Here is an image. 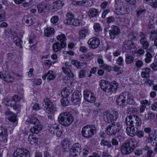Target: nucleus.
Returning <instances> with one entry per match:
<instances>
[{"mask_svg":"<svg viewBox=\"0 0 157 157\" xmlns=\"http://www.w3.org/2000/svg\"><path fill=\"white\" fill-rule=\"evenodd\" d=\"M99 85L100 88L104 92L111 94L116 92L118 86V83L115 82L110 84L104 80L100 81Z\"/></svg>","mask_w":157,"mask_h":157,"instance_id":"1","label":"nucleus"},{"mask_svg":"<svg viewBox=\"0 0 157 157\" xmlns=\"http://www.w3.org/2000/svg\"><path fill=\"white\" fill-rule=\"evenodd\" d=\"M136 142L134 139L126 140L121 147V152L124 155H127L133 151L136 148Z\"/></svg>","mask_w":157,"mask_h":157,"instance_id":"2","label":"nucleus"},{"mask_svg":"<svg viewBox=\"0 0 157 157\" xmlns=\"http://www.w3.org/2000/svg\"><path fill=\"white\" fill-rule=\"evenodd\" d=\"M74 117L68 112H62L60 113L58 117V121L59 124L65 127L68 126L74 121Z\"/></svg>","mask_w":157,"mask_h":157,"instance_id":"3","label":"nucleus"},{"mask_svg":"<svg viewBox=\"0 0 157 157\" xmlns=\"http://www.w3.org/2000/svg\"><path fill=\"white\" fill-rule=\"evenodd\" d=\"M96 128L95 125L89 124L83 127L81 133L83 136L89 138L92 137L96 133Z\"/></svg>","mask_w":157,"mask_h":157,"instance_id":"4","label":"nucleus"},{"mask_svg":"<svg viewBox=\"0 0 157 157\" xmlns=\"http://www.w3.org/2000/svg\"><path fill=\"white\" fill-rule=\"evenodd\" d=\"M121 126V124L119 122L112 123L106 127L105 132L109 136L115 135L119 132Z\"/></svg>","mask_w":157,"mask_h":157,"instance_id":"5","label":"nucleus"},{"mask_svg":"<svg viewBox=\"0 0 157 157\" xmlns=\"http://www.w3.org/2000/svg\"><path fill=\"white\" fill-rule=\"evenodd\" d=\"M118 113L116 111H107L103 114L104 121L109 123L116 121L118 117Z\"/></svg>","mask_w":157,"mask_h":157,"instance_id":"6","label":"nucleus"},{"mask_svg":"<svg viewBox=\"0 0 157 157\" xmlns=\"http://www.w3.org/2000/svg\"><path fill=\"white\" fill-rule=\"evenodd\" d=\"M44 101L45 105L47 106L46 112L49 114H53L56 111V108L52 103L50 102L49 99L48 98L44 99Z\"/></svg>","mask_w":157,"mask_h":157,"instance_id":"7","label":"nucleus"},{"mask_svg":"<svg viewBox=\"0 0 157 157\" xmlns=\"http://www.w3.org/2000/svg\"><path fill=\"white\" fill-rule=\"evenodd\" d=\"M12 157H30L29 152L25 149H18L13 153Z\"/></svg>","mask_w":157,"mask_h":157,"instance_id":"8","label":"nucleus"},{"mask_svg":"<svg viewBox=\"0 0 157 157\" xmlns=\"http://www.w3.org/2000/svg\"><path fill=\"white\" fill-rule=\"evenodd\" d=\"M81 145L78 143H76L73 144L70 150V155L73 156H76L79 155L81 152Z\"/></svg>","mask_w":157,"mask_h":157,"instance_id":"9","label":"nucleus"},{"mask_svg":"<svg viewBox=\"0 0 157 157\" xmlns=\"http://www.w3.org/2000/svg\"><path fill=\"white\" fill-rule=\"evenodd\" d=\"M83 94L85 99L87 101L91 103H94L96 99L94 94L90 91L85 90Z\"/></svg>","mask_w":157,"mask_h":157,"instance_id":"10","label":"nucleus"},{"mask_svg":"<svg viewBox=\"0 0 157 157\" xmlns=\"http://www.w3.org/2000/svg\"><path fill=\"white\" fill-rule=\"evenodd\" d=\"M127 92H124L120 94L116 100L117 104L119 106H124L126 105Z\"/></svg>","mask_w":157,"mask_h":157,"instance_id":"11","label":"nucleus"},{"mask_svg":"<svg viewBox=\"0 0 157 157\" xmlns=\"http://www.w3.org/2000/svg\"><path fill=\"white\" fill-rule=\"evenodd\" d=\"M51 5V2H44L39 4L37 6L39 13H45L48 10V6Z\"/></svg>","mask_w":157,"mask_h":157,"instance_id":"12","label":"nucleus"},{"mask_svg":"<svg viewBox=\"0 0 157 157\" xmlns=\"http://www.w3.org/2000/svg\"><path fill=\"white\" fill-rule=\"evenodd\" d=\"M100 42L99 39L95 37L90 38L88 41V44L90 48L95 49L97 48L99 46Z\"/></svg>","mask_w":157,"mask_h":157,"instance_id":"13","label":"nucleus"},{"mask_svg":"<svg viewBox=\"0 0 157 157\" xmlns=\"http://www.w3.org/2000/svg\"><path fill=\"white\" fill-rule=\"evenodd\" d=\"M0 78L7 82H12L14 80V78L8 72L2 73L0 72Z\"/></svg>","mask_w":157,"mask_h":157,"instance_id":"14","label":"nucleus"},{"mask_svg":"<svg viewBox=\"0 0 157 157\" xmlns=\"http://www.w3.org/2000/svg\"><path fill=\"white\" fill-rule=\"evenodd\" d=\"M112 29L109 31V36L111 39H113L116 36L120 33V30L117 26L113 25Z\"/></svg>","mask_w":157,"mask_h":157,"instance_id":"15","label":"nucleus"},{"mask_svg":"<svg viewBox=\"0 0 157 157\" xmlns=\"http://www.w3.org/2000/svg\"><path fill=\"white\" fill-rule=\"evenodd\" d=\"M123 47L127 50L132 51H135L136 48L134 44L130 40L125 41L123 43Z\"/></svg>","mask_w":157,"mask_h":157,"instance_id":"16","label":"nucleus"},{"mask_svg":"<svg viewBox=\"0 0 157 157\" xmlns=\"http://www.w3.org/2000/svg\"><path fill=\"white\" fill-rule=\"evenodd\" d=\"M69 93H67L66 90H63L61 92V94L63 96L65 97L61 100V102L62 105L63 106L68 105L69 104V102L66 97H68L69 95Z\"/></svg>","mask_w":157,"mask_h":157,"instance_id":"17","label":"nucleus"},{"mask_svg":"<svg viewBox=\"0 0 157 157\" xmlns=\"http://www.w3.org/2000/svg\"><path fill=\"white\" fill-rule=\"evenodd\" d=\"M82 95L81 93L78 91H76L73 94L71 99L72 101L75 104H77L78 102L80 101Z\"/></svg>","mask_w":157,"mask_h":157,"instance_id":"18","label":"nucleus"},{"mask_svg":"<svg viewBox=\"0 0 157 157\" xmlns=\"http://www.w3.org/2000/svg\"><path fill=\"white\" fill-rule=\"evenodd\" d=\"M137 130L138 128L136 127L131 126L126 128V132L128 135L133 136L136 135Z\"/></svg>","mask_w":157,"mask_h":157,"instance_id":"19","label":"nucleus"},{"mask_svg":"<svg viewBox=\"0 0 157 157\" xmlns=\"http://www.w3.org/2000/svg\"><path fill=\"white\" fill-rule=\"evenodd\" d=\"M66 46L60 43L59 42L55 43L52 46L53 51L55 52H58L60 51L62 49L65 48Z\"/></svg>","mask_w":157,"mask_h":157,"instance_id":"20","label":"nucleus"},{"mask_svg":"<svg viewBox=\"0 0 157 157\" xmlns=\"http://www.w3.org/2000/svg\"><path fill=\"white\" fill-rule=\"evenodd\" d=\"M65 65L67 67H63L62 69L64 72L69 77H72L74 76V74L71 72L70 70L68 67L71 66V64H69V63L66 62Z\"/></svg>","mask_w":157,"mask_h":157,"instance_id":"21","label":"nucleus"},{"mask_svg":"<svg viewBox=\"0 0 157 157\" xmlns=\"http://www.w3.org/2000/svg\"><path fill=\"white\" fill-rule=\"evenodd\" d=\"M22 22L26 25L30 26L33 23V17L29 16H25L22 19Z\"/></svg>","mask_w":157,"mask_h":157,"instance_id":"22","label":"nucleus"},{"mask_svg":"<svg viewBox=\"0 0 157 157\" xmlns=\"http://www.w3.org/2000/svg\"><path fill=\"white\" fill-rule=\"evenodd\" d=\"M64 22L67 25H70L75 26H78L80 24L79 21L78 19L75 18L71 20H64Z\"/></svg>","mask_w":157,"mask_h":157,"instance_id":"23","label":"nucleus"},{"mask_svg":"<svg viewBox=\"0 0 157 157\" xmlns=\"http://www.w3.org/2000/svg\"><path fill=\"white\" fill-rule=\"evenodd\" d=\"M156 136L153 133H151L149 134L148 137L147 138L145 141L147 143H150L153 146H155L156 140Z\"/></svg>","mask_w":157,"mask_h":157,"instance_id":"24","label":"nucleus"},{"mask_svg":"<svg viewBox=\"0 0 157 157\" xmlns=\"http://www.w3.org/2000/svg\"><path fill=\"white\" fill-rule=\"evenodd\" d=\"M132 127H136L140 126L142 124V120L138 116L133 115Z\"/></svg>","mask_w":157,"mask_h":157,"instance_id":"25","label":"nucleus"},{"mask_svg":"<svg viewBox=\"0 0 157 157\" xmlns=\"http://www.w3.org/2000/svg\"><path fill=\"white\" fill-rule=\"evenodd\" d=\"M89 33L87 29L84 28L80 29L78 33L79 39H82L85 38Z\"/></svg>","mask_w":157,"mask_h":157,"instance_id":"26","label":"nucleus"},{"mask_svg":"<svg viewBox=\"0 0 157 157\" xmlns=\"http://www.w3.org/2000/svg\"><path fill=\"white\" fill-rule=\"evenodd\" d=\"M28 141L29 143L33 145L37 144L38 141V136L34 134H30L29 136Z\"/></svg>","mask_w":157,"mask_h":157,"instance_id":"27","label":"nucleus"},{"mask_svg":"<svg viewBox=\"0 0 157 157\" xmlns=\"http://www.w3.org/2000/svg\"><path fill=\"white\" fill-rule=\"evenodd\" d=\"M142 72L141 73V76L142 78H149V73L151 71L150 68L146 67L142 69Z\"/></svg>","mask_w":157,"mask_h":157,"instance_id":"28","label":"nucleus"},{"mask_svg":"<svg viewBox=\"0 0 157 157\" xmlns=\"http://www.w3.org/2000/svg\"><path fill=\"white\" fill-rule=\"evenodd\" d=\"M76 4L78 5L89 7L92 6V2L91 1L83 0L82 1L77 2Z\"/></svg>","mask_w":157,"mask_h":157,"instance_id":"29","label":"nucleus"},{"mask_svg":"<svg viewBox=\"0 0 157 157\" xmlns=\"http://www.w3.org/2000/svg\"><path fill=\"white\" fill-rule=\"evenodd\" d=\"M54 30L52 28L48 27L44 31V34L47 37H51L54 33Z\"/></svg>","mask_w":157,"mask_h":157,"instance_id":"30","label":"nucleus"},{"mask_svg":"<svg viewBox=\"0 0 157 157\" xmlns=\"http://www.w3.org/2000/svg\"><path fill=\"white\" fill-rule=\"evenodd\" d=\"M71 145L70 141L67 140H63L61 142V146L64 151H67L69 149Z\"/></svg>","mask_w":157,"mask_h":157,"instance_id":"31","label":"nucleus"},{"mask_svg":"<svg viewBox=\"0 0 157 157\" xmlns=\"http://www.w3.org/2000/svg\"><path fill=\"white\" fill-rule=\"evenodd\" d=\"M42 129V125L40 124H39L31 128L30 129V131L33 133L37 134L40 132Z\"/></svg>","mask_w":157,"mask_h":157,"instance_id":"32","label":"nucleus"},{"mask_svg":"<svg viewBox=\"0 0 157 157\" xmlns=\"http://www.w3.org/2000/svg\"><path fill=\"white\" fill-rule=\"evenodd\" d=\"M58 127V125L56 124L50 125L48 127V129L52 134L54 135Z\"/></svg>","mask_w":157,"mask_h":157,"instance_id":"33","label":"nucleus"},{"mask_svg":"<svg viewBox=\"0 0 157 157\" xmlns=\"http://www.w3.org/2000/svg\"><path fill=\"white\" fill-rule=\"evenodd\" d=\"M57 39L58 41L60 42V43L66 46V38L64 34H61L60 35H58L57 37Z\"/></svg>","mask_w":157,"mask_h":157,"instance_id":"34","label":"nucleus"},{"mask_svg":"<svg viewBox=\"0 0 157 157\" xmlns=\"http://www.w3.org/2000/svg\"><path fill=\"white\" fill-rule=\"evenodd\" d=\"M0 136H1L2 138H5L3 139L4 142H6L7 140V130L6 129L3 128L2 127L0 128Z\"/></svg>","mask_w":157,"mask_h":157,"instance_id":"35","label":"nucleus"},{"mask_svg":"<svg viewBox=\"0 0 157 157\" xmlns=\"http://www.w3.org/2000/svg\"><path fill=\"white\" fill-rule=\"evenodd\" d=\"M139 41L142 44V47L144 49H147L149 45V43L147 41V38L140 39Z\"/></svg>","mask_w":157,"mask_h":157,"instance_id":"36","label":"nucleus"},{"mask_svg":"<svg viewBox=\"0 0 157 157\" xmlns=\"http://www.w3.org/2000/svg\"><path fill=\"white\" fill-rule=\"evenodd\" d=\"M133 116V115H129L126 118L125 123L127 126L132 127Z\"/></svg>","mask_w":157,"mask_h":157,"instance_id":"37","label":"nucleus"},{"mask_svg":"<svg viewBox=\"0 0 157 157\" xmlns=\"http://www.w3.org/2000/svg\"><path fill=\"white\" fill-rule=\"evenodd\" d=\"M100 144L103 146H107L109 148L113 149V146L111 144L110 142L107 140H102L100 142Z\"/></svg>","mask_w":157,"mask_h":157,"instance_id":"38","label":"nucleus"},{"mask_svg":"<svg viewBox=\"0 0 157 157\" xmlns=\"http://www.w3.org/2000/svg\"><path fill=\"white\" fill-rule=\"evenodd\" d=\"M98 10L95 9H90L88 13L89 16L94 17L97 16L98 15Z\"/></svg>","mask_w":157,"mask_h":157,"instance_id":"39","label":"nucleus"},{"mask_svg":"<svg viewBox=\"0 0 157 157\" xmlns=\"http://www.w3.org/2000/svg\"><path fill=\"white\" fill-rule=\"evenodd\" d=\"M116 10V11H115L114 13L117 15L124 14L127 12L126 9L124 6L121 7L118 10L117 9Z\"/></svg>","mask_w":157,"mask_h":157,"instance_id":"40","label":"nucleus"},{"mask_svg":"<svg viewBox=\"0 0 157 157\" xmlns=\"http://www.w3.org/2000/svg\"><path fill=\"white\" fill-rule=\"evenodd\" d=\"M21 98L17 95H14L12 98V100L10 101V103L8 104L9 105H13L16 103V102L19 101L20 100Z\"/></svg>","mask_w":157,"mask_h":157,"instance_id":"41","label":"nucleus"},{"mask_svg":"<svg viewBox=\"0 0 157 157\" xmlns=\"http://www.w3.org/2000/svg\"><path fill=\"white\" fill-rule=\"evenodd\" d=\"M126 97H127V103H128L129 105L133 104L134 103V100L133 97L130 94L127 92Z\"/></svg>","mask_w":157,"mask_h":157,"instance_id":"42","label":"nucleus"},{"mask_svg":"<svg viewBox=\"0 0 157 157\" xmlns=\"http://www.w3.org/2000/svg\"><path fill=\"white\" fill-rule=\"evenodd\" d=\"M13 40L16 45L17 46L20 48H21L22 46L21 45V43L22 42L21 40L18 37L16 36L13 38Z\"/></svg>","mask_w":157,"mask_h":157,"instance_id":"43","label":"nucleus"},{"mask_svg":"<svg viewBox=\"0 0 157 157\" xmlns=\"http://www.w3.org/2000/svg\"><path fill=\"white\" fill-rule=\"evenodd\" d=\"M48 79L49 80H53L56 76L53 71L51 70L48 71L47 73Z\"/></svg>","mask_w":157,"mask_h":157,"instance_id":"44","label":"nucleus"},{"mask_svg":"<svg viewBox=\"0 0 157 157\" xmlns=\"http://www.w3.org/2000/svg\"><path fill=\"white\" fill-rule=\"evenodd\" d=\"M157 36V31L155 30H151V34L150 39L153 41L156 37Z\"/></svg>","mask_w":157,"mask_h":157,"instance_id":"45","label":"nucleus"},{"mask_svg":"<svg viewBox=\"0 0 157 157\" xmlns=\"http://www.w3.org/2000/svg\"><path fill=\"white\" fill-rule=\"evenodd\" d=\"M146 58L145 59V61L147 63H150L151 61V59L152 56L149 52H147L145 55Z\"/></svg>","mask_w":157,"mask_h":157,"instance_id":"46","label":"nucleus"},{"mask_svg":"<svg viewBox=\"0 0 157 157\" xmlns=\"http://www.w3.org/2000/svg\"><path fill=\"white\" fill-rule=\"evenodd\" d=\"M134 59L133 57L131 56L127 55L126 57L125 61L127 64L131 63Z\"/></svg>","mask_w":157,"mask_h":157,"instance_id":"47","label":"nucleus"},{"mask_svg":"<svg viewBox=\"0 0 157 157\" xmlns=\"http://www.w3.org/2000/svg\"><path fill=\"white\" fill-rule=\"evenodd\" d=\"M101 67L103 69L107 71H110L111 70V67L110 66L107 65L105 63H104L101 65Z\"/></svg>","mask_w":157,"mask_h":157,"instance_id":"48","label":"nucleus"},{"mask_svg":"<svg viewBox=\"0 0 157 157\" xmlns=\"http://www.w3.org/2000/svg\"><path fill=\"white\" fill-rule=\"evenodd\" d=\"M87 71L85 70H81L79 73L78 77L80 78H84L86 76Z\"/></svg>","mask_w":157,"mask_h":157,"instance_id":"49","label":"nucleus"},{"mask_svg":"<svg viewBox=\"0 0 157 157\" xmlns=\"http://www.w3.org/2000/svg\"><path fill=\"white\" fill-rule=\"evenodd\" d=\"M30 122L31 124H35L39 123V121L36 117H32L30 119Z\"/></svg>","mask_w":157,"mask_h":157,"instance_id":"50","label":"nucleus"},{"mask_svg":"<svg viewBox=\"0 0 157 157\" xmlns=\"http://www.w3.org/2000/svg\"><path fill=\"white\" fill-rule=\"evenodd\" d=\"M6 14L5 11H0V22L4 21L5 19Z\"/></svg>","mask_w":157,"mask_h":157,"instance_id":"51","label":"nucleus"},{"mask_svg":"<svg viewBox=\"0 0 157 157\" xmlns=\"http://www.w3.org/2000/svg\"><path fill=\"white\" fill-rule=\"evenodd\" d=\"M71 63L75 65L78 68H81L82 66L80 63L76 60H72Z\"/></svg>","mask_w":157,"mask_h":157,"instance_id":"52","label":"nucleus"},{"mask_svg":"<svg viewBox=\"0 0 157 157\" xmlns=\"http://www.w3.org/2000/svg\"><path fill=\"white\" fill-rule=\"evenodd\" d=\"M94 29L96 32H99L101 30V27L99 24H94Z\"/></svg>","mask_w":157,"mask_h":157,"instance_id":"53","label":"nucleus"},{"mask_svg":"<svg viewBox=\"0 0 157 157\" xmlns=\"http://www.w3.org/2000/svg\"><path fill=\"white\" fill-rule=\"evenodd\" d=\"M146 13L145 10H142L138 11L137 13V16L138 17H141Z\"/></svg>","mask_w":157,"mask_h":157,"instance_id":"54","label":"nucleus"},{"mask_svg":"<svg viewBox=\"0 0 157 157\" xmlns=\"http://www.w3.org/2000/svg\"><path fill=\"white\" fill-rule=\"evenodd\" d=\"M116 62L120 66H122L123 64V59L121 57H118Z\"/></svg>","mask_w":157,"mask_h":157,"instance_id":"55","label":"nucleus"},{"mask_svg":"<svg viewBox=\"0 0 157 157\" xmlns=\"http://www.w3.org/2000/svg\"><path fill=\"white\" fill-rule=\"evenodd\" d=\"M56 134L57 137H60L62 136L63 132L62 130L58 127L57 131L55 132Z\"/></svg>","mask_w":157,"mask_h":157,"instance_id":"56","label":"nucleus"},{"mask_svg":"<svg viewBox=\"0 0 157 157\" xmlns=\"http://www.w3.org/2000/svg\"><path fill=\"white\" fill-rule=\"evenodd\" d=\"M16 115L14 114L13 115H12L11 116L9 117L8 119L10 121L14 122H16Z\"/></svg>","mask_w":157,"mask_h":157,"instance_id":"57","label":"nucleus"},{"mask_svg":"<svg viewBox=\"0 0 157 157\" xmlns=\"http://www.w3.org/2000/svg\"><path fill=\"white\" fill-rule=\"evenodd\" d=\"M135 64L137 67H140L143 64V62L142 61L139 60L136 62Z\"/></svg>","mask_w":157,"mask_h":157,"instance_id":"58","label":"nucleus"},{"mask_svg":"<svg viewBox=\"0 0 157 157\" xmlns=\"http://www.w3.org/2000/svg\"><path fill=\"white\" fill-rule=\"evenodd\" d=\"M33 83L36 85H40L41 84V80L40 79H35L33 80Z\"/></svg>","mask_w":157,"mask_h":157,"instance_id":"59","label":"nucleus"},{"mask_svg":"<svg viewBox=\"0 0 157 157\" xmlns=\"http://www.w3.org/2000/svg\"><path fill=\"white\" fill-rule=\"evenodd\" d=\"M151 1L150 3L151 6L154 8H157V0H152Z\"/></svg>","mask_w":157,"mask_h":157,"instance_id":"60","label":"nucleus"},{"mask_svg":"<svg viewBox=\"0 0 157 157\" xmlns=\"http://www.w3.org/2000/svg\"><path fill=\"white\" fill-rule=\"evenodd\" d=\"M151 109L155 111H157V102H155L153 103L151 105Z\"/></svg>","mask_w":157,"mask_h":157,"instance_id":"61","label":"nucleus"},{"mask_svg":"<svg viewBox=\"0 0 157 157\" xmlns=\"http://www.w3.org/2000/svg\"><path fill=\"white\" fill-rule=\"evenodd\" d=\"M58 17L56 16L53 17L51 19V22L53 24L56 23L58 21Z\"/></svg>","mask_w":157,"mask_h":157,"instance_id":"62","label":"nucleus"},{"mask_svg":"<svg viewBox=\"0 0 157 157\" xmlns=\"http://www.w3.org/2000/svg\"><path fill=\"white\" fill-rule=\"evenodd\" d=\"M114 17L112 16L109 17L107 19V22L108 23H110L115 21Z\"/></svg>","mask_w":157,"mask_h":157,"instance_id":"63","label":"nucleus"},{"mask_svg":"<svg viewBox=\"0 0 157 157\" xmlns=\"http://www.w3.org/2000/svg\"><path fill=\"white\" fill-rule=\"evenodd\" d=\"M150 67L154 71H156L157 70V63L155 62L152 63Z\"/></svg>","mask_w":157,"mask_h":157,"instance_id":"64","label":"nucleus"}]
</instances>
